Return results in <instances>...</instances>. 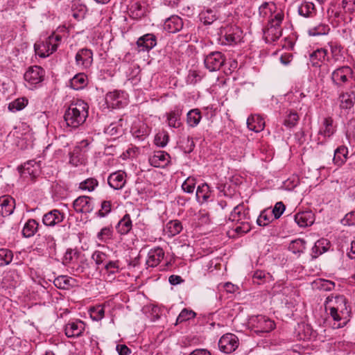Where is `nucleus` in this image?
I'll list each match as a JSON object with an SVG mask.
<instances>
[{
  "instance_id": "nucleus-33",
  "label": "nucleus",
  "mask_w": 355,
  "mask_h": 355,
  "mask_svg": "<svg viewBox=\"0 0 355 355\" xmlns=\"http://www.w3.org/2000/svg\"><path fill=\"white\" fill-rule=\"evenodd\" d=\"M340 107L342 110H350L355 103V93L353 91L343 92L339 96Z\"/></svg>"
},
{
  "instance_id": "nucleus-43",
  "label": "nucleus",
  "mask_w": 355,
  "mask_h": 355,
  "mask_svg": "<svg viewBox=\"0 0 355 355\" xmlns=\"http://www.w3.org/2000/svg\"><path fill=\"white\" fill-rule=\"evenodd\" d=\"M199 17L200 21L205 25H211L218 18L216 11L211 8L202 10L199 14Z\"/></svg>"
},
{
  "instance_id": "nucleus-36",
  "label": "nucleus",
  "mask_w": 355,
  "mask_h": 355,
  "mask_svg": "<svg viewBox=\"0 0 355 355\" xmlns=\"http://www.w3.org/2000/svg\"><path fill=\"white\" fill-rule=\"evenodd\" d=\"M327 50L324 48L317 49L310 54V62L314 67H320L327 56Z\"/></svg>"
},
{
  "instance_id": "nucleus-54",
  "label": "nucleus",
  "mask_w": 355,
  "mask_h": 355,
  "mask_svg": "<svg viewBox=\"0 0 355 355\" xmlns=\"http://www.w3.org/2000/svg\"><path fill=\"white\" fill-rule=\"evenodd\" d=\"M305 241L303 239H296L293 241L288 246V250L293 254H301L304 252L305 247Z\"/></svg>"
},
{
  "instance_id": "nucleus-44",
  "label": "nucleus",
  "mask_w": 355,
  "mask_h": 355,
  "mask_svg": "<svg viewBox=\"0 0 355 355\" xmlns=\"http://www.w3.org/2000/svg\"><path fill=\"white\" fill-rule=\"evenodd\" d=\"M348 149L346 146H341L338 147L334 151L333 158L334 162L337 166H342L347 158Z\"/></svg>"
},
{
  "instance_id": "nucleus-9",
  "label": "nucleus",
  "mask_w": 355,
  "mask_h": 355,
  "mask_svg": "<svg viewBox=\"0 0 355 355\" xmlns=\"http://www.w3.org/2000/svg\"><path fill=\"white\" fill-rule=\"evenodd\" d=\"M353 76L352 68L347 65H343L336 68L331 72V80L335 86L341 87L347 84Z\"/></svg>"
},
{
  "instance_id": "nucleus-8",
  "label": "nucleus",
  "mask_w": 355,
  "mask_h": 355,
  "mask_svg": "<svg viewBox=\"0 0 355 355\" xmlns=\"http://www.w3.org/2000/svg\"><path fill=\"white\" fill-rule=\"evenodd\" d=\"M278 15L280 16V19H284L283 10L272 1L263 2L259 7V16L263 21L267 20L268 22L276 21V17H277Z\"/></svg>"
},
{
  "instance_id": "nucleus-64",
  "label": "nucleus",
  "mask_w": 355,
  "mask_h": 355,
  "mask_svg": "<svg viewBox=\"0 0 355 355\" xmlns=\"http://www.w3.org/2000/svg\"><path fill=\"white\" fill-rule=\"evenodd\" d=\"M202 76H203L200 71L197 70H190L187 78V82L189 84L194 85L200 81Z\"/></svg>"
},
{
  "instance_id": "nucleus-46",
  "label": "nucleus",
  "mask_w": 355,
  "mask_h": 355,
  "mask_svg": "<svg viewBox=\"0 0 355 355\" xmlns=\"http://www.w3.org/2000/svg\"><path fill=\"white\" fill-rule=\"evenodd\" d=\"M182 230V225L178 220H170L166 225L165 231L169 237H172L180 234Z\"/></svg>"
},
{
  "instance_id": "nucleus-1",
  "label": "nucleus",
  "mask_w": 355,
  "mask_h": 355,
  "mask_svg": "<svg viewBox=\"0 0 355 355\" xmlns=\"http://www.w3.org/2000/svg\"><path fill=\"white\" fill-rule=\"evenodd\" d=\"M324 309L333 318L334 329L342 328L349 321L350 309L344 295L331 294L324 302Z\"/></svg>"
},
{
  "instance_id": "nucleus-47",
  "label": "nucleus",
  "mask_w": 355,
  "mask_h": 355,
  "mask_svg": "<svg viewBox=\"0 0 355 355\" xmlns=\"http://www.w3.org/2000/svg\"><path fill=\"white\" fill-rule=\"evenodd\" d=\"M329 248V243L326 239L318 240L312 248V253L314 257H318L324 253Z\"/></svg>"
},
{
  "instance_id": "nucleus-61",
  "label": "nucleus",
  "mask_w": 355,
  "mask_h": 355,
  "mask_svg": "<svg viewBox=\"0 0 355 355\" xmlns=\"http://www.w3.org/2000/svg\"><path fill=\"white\" fill-rule=\"evenodd\" d=\"M196 313L192 310H189L187 309H184L181 311L180 314L178 315L176 324L182 323L183 322L187 321L190 319L194 318L196 317Z\"/></svg>"
},
{
  "instance_id": "nucleus-11",
  "label": "nucleus",
  "mask_w": 355,
  "mask_h": 355,
  "mask_svg": "<svg viewBox=\"0 0 355 355\" xmlns=\"http://www.w3.org/2000/svg\"><path fill=\"white\" fill-rule=\"evenodd\" d=\"M105 103L107 108L120 109L128 103V95L123 91H113L106 94Z\"/></svg>"
},
{
  "instance_id": "nucleus-16",
  "label": "nucleus",
  "mask_w": 355,
  "mask_h": 355,
  "mask_svg": "<svg viewBox=\"0 0 355 355\" xmlns=\"http://www.w3.org/2000/svg\"><path fill=\"white\" fill-rule=\"evenodd\" d=\"M76 66L83 70L89 69L93 63V52L91 49L83 48L76 53L75 56Z\"/></svg>"
},
{
  "instance_id": "nucleus-42",
  "label": "nucleus",
  "mask_w": 355,
  "mask_h": 355,
  "mask_svg": "<svg viewBox=\"0 0 355 355\" xmlns=\"http://www.w3.org/2000/svg\"><path fill=\"white\" fill-rule=\"evenodd\" d=\"M105 272L108 275H114L119 273L123 269V266L119 260H109L103 266Z\"/></svg>"
},
{
  "instance_id": "nucleus-40",
  "label": "nucleus",
  "mask_w": 355,
  "mask_h": 355,
  "mask_svg": "<svg viewBox=\"0 0 355 355\" xmlns=\"http://www.w3.org/2000/svg\"><path fill=\"white\" fill-rule=\"evenodd\" d=\"M201 119L202 114L198 108L192 109L187 114V124L189 127H196L200 123Z\"/></svg>"
},
{
  "instance_id": "nucleus-58",
  "label": "nucleus",
  "mask_w": 355,
  "mask_h": 355,
  "mask_svg": "<svg viewBox=\"0 0 355 355\" xmlns=\"http://www.w3.org/2000/svg\"><path fill=\"white\" fill-rule=\"evenodd\" d=\"M113 236V230L111 227H105L102 228L96 235L98 241L106 243L111 240Z\"/></svg>"
},
{
  "instance_id": "nucleus-26",
  "label": "nucleus",
  "mask_w": 355,
  "mask_h": 355,
  "mask_svg": "<svg viewBox=\"0 0 355 355\" xmlns=\"http://www.w3.org/2000/svg\"><path fill=\"white\" fill-rule=\"evenodd\" d=\"M331 52V58H327V60L333 61L334 63L343 62L345 60L343 54V48L340 44L335 41H331L327 44Z\"/></svg>"
},
{
  "instance_id": "nucleus-14",
  "label": "nucleus",
  "mask_w": 355,
  "mask_h": 355,
  "mask_svg": "<svg viewBox=\"0 0 355 355\" xmlns=\"http://www.w3.org/2000/svg\"><path fill=\"white\" fill-rule=\"evenodd\" d=\"M340 12L336 17H341L345 23L350 22L355 17V0H341L338 3Z\"/></svg>"
},
{
  "instance_id": "nucleus-31",
  "label": "nucleus",
  "mask_w": 355,
  "mask_h": 355,
  "mask_svg": "<svg viewBox=\"0 0 355 355\" xmlns=\"http://www.w3.org/2000/svg\"><path fill=\"white\" fill-rule=\"evenodd\" d=\"M314 220L315 216L311 211L299 212L295 215V221L301 227L311 225Z\"/></svg>"
},
{
  "instance_id": "nucleus-13",
  "label": "nucleus",
  "mask_w": 355,
  "mask_h": 355,
  "mask_svg": "<svg viewBox=\"0 0 355 355\" xmlns=\"http://www.w3.org/2000/svg\"><path fill=\"white\" fill-rule=\"evenodd\" d=\"M21 177L26 181L32 180L41 172L40 163L35 160H29L19 168Z\"/></svg>"
},
{
  "instance_id": "nucleus-49",
  "label": "nucleus",
  "mask_w": 355,
  "mask_h": 355,
  "mask_svg": "<svg viewBox=\"0 0 355 355\" xmlns=\"http://www.w3.org/2000/svg\"><path fill=\"white\" fill-rule=\"evenodd\" d=\"M28 103L26 98H18L8 103V109L12 112L21 111L28 105Z\"/></svg>"
},
{
  "instance_id": "nucleus-21",
  "label": "nucleus",
  "mask_w": 355,
  "mask_h": 355,
  "mask_svg": "<svg viewBox=\"0 0 355 355\" xmlns=\"http://www.w3.org/2000/svg\"><path fill=\"white\" fill-rule=\"evenodd\" d=\"M164 251L160 247H156L149 250L147 254L146 265L148 268L157 267L164 258Z\"/></svg>"
},
{
  "instance_id": "nucleus-50",
  "label": "nucleus",
  "mask_w": 355,
  "mask_h": 355,
  "mask_svg": "<svg viewBox=\"0 0 355 355\" xmlns=\"http://www.w3.org/2000/svg\"><path fill=\"white\" fill-rule=\"evenodd\" d=\"M298 13L304 17H311L315 13V6L312 2L304 1L298 8Z\"/></svg>"
},
{
  "instance_id": "nucleus-51",
  "label": "nucleus",
  "mask_w": 355,
  "mask_h": 355,
  "mask_svg": "<svg viewBox=\"0 0 355 355\" xmlns=\"http://www.w3.org/2000/svg\"><path fill=\"white\" fill-rule=\"evenodd\" d=\"M274 216L272 214V212L270 211V209H266L264 210H263L257 220V223L258 225L259 226H266L268 225L270 223H271L273 220H274Z\"/></svg>"
},
{
  "instance_id": "nucleus-52",
  "label": "nucleus",
  "mask_w": 355,
  "mask_h": 355,
  "mask_svg": "<svg viewBox=\"0 0 355 355\" xmlns=\"http://www.w3.org/2000/svg\"><path fill=\"white\" fill-rule=\"evenodd\" d=\"M330 31L329 25L325 24H319L318 25L309 29L308 33L311 36H319L327 35Z\"/></svg>"
},
{
  "instance_id": "nucleus-7",
  "label": "nucleus",
  "mask_w": 355,
  "mask_h": 355,
  "mask_svg": "<svg viewBox=\"0 0 355 355\" xmlns=\"http://www.w3.org/2000/svg\"><path fill=\"white\" fill-rule=\"evenodd\" d=\"M243 38L242 30L236 25H228L220 28V40L223 45H234Z\"/></svg>"
},
{
  "instance_id": "nucleus-17",
  "label": "nucleus",
  "mask_w": 355,
  "mask_h": 355,
  "mask_svg": "<svg viewBox=\"0 0 355 355\" xmlns=\"http://www.w3.org/2000/svg\"><path fill=\"white\" fill-rule=\"evenodd\" d=\"M224 62V55L219 51L211 52L204 59L205 66L210 71L219 70Z\"/></svg>"
},
{
  "instance_id": "nucleus-27",
  "label": "nucleus",
  "mask_w": 355,
  "mask_h": 355,
  "mask_svg": "<svg viewBox=\"0 0 355 355\" xmlns=\"http://www.w3.org/2000/svg\"><path fill=\"white\" fill-rule=\"evenodd\" d=\"M183 27V21L178 15H171L167 18L164 24V29L171 33H175L182 30Z\"/></svg>"
},
{
  "instance_id": "nucleus-6",
  "label": "nucleus",
  "mask_w": 355,
  "mask_h": 355,
  "mask_svg": "<svg viewBox=\"0 0 355 355\" xmlns=\"http://www.w3.org/2000/svg\"><path fill=\"white\" fill-rule=\"evenodd\" d=\"M337 130L336 125L331 117L324 118L319 127L317 137L318 145H325L332 138Z\"/></svg>"
},
{
  "instance_id": "nucleus-57",
  "label": "nucleus",
  "mask_w": 355,
  "mask_h": 355,
  "mask_svg": "<svg viewBox=\"0 0 355 355\" xmlns=\"http://www.w3.org/2000/svg\"><path fill=\"white\" fill-rule=\"evenodd\" d=\"M169 141V136L166 131L162 130L156 134L154 139L155 144L161 148L165 147Z\"/></svg>"
},
{
  "instance_id": "nucleus-5",
  "label": "nucleus",
  "mask_w": 355,
  "mask_h": 355,
  "mask_svg": "<svg viewBox=\"0 0 355 355\" xmlns=\"http://www.w3.org/2000/svg\"><path fill=\"white\" fill-rule=\"evenodd\" d=\"M45 78L44 69L37 65L28 67L24 73V84L28 89H35L42 87Z\"/></svg>"
},
{
  "instance_id": "nucleus-2",
  "label": "nucleus",
  "mask_w": 355,
  "mask_h": 355,
  "mask_svg": "<svg viewBox=\"0 0 355 355\" xmlns=\"http://www.w3.org/2000/svg\"><path fill=\"white\" fill-rule=\"evenodd\" d=\"M88 104L83 100L72 102L64 115L67 125L72 128H76L83 125L88 116Z\"/></svg>"
},
{
  "instance_id": "nucleus-3",
  "label": "nucleus",
  "mask_w": 355,
  "mask_h": 355,
  "mask_svg": "<svg viewBox=\"0 0 355 355\" xmlns=\"http://www.w3.org/2000/svg\"><path fill=\"white\" fill-rule=\"evenodd\" d=\"M229 220L235 223L233 230L238 235L245 234L251 230L249 209L243 205H239L233 209Z\"/></svg>"
},
{
  "instance_id": "nucleus-4",
  "label": "nucleus",
  "mask_w": 355,
  "mask_h": 355,
  "mask_svg": "<svg viewBox=\"0 0 355 355\" xmlns=\"http://www.w3.org/2000/svg\"><path fill=\"white\" fill-rule=\"evenodd\" d=\"M62 40V37L52 33L50 35L44 39H40L34 44L35 53L40 58H46L54 53Z\"/></svg>"
},
{
  "instance_id": "nucleus-10",
  "label": "nucleus",
  "mask_w": 355,
  "mask_h": 355,
  "mask_svg": "<svg viewBox=\"0 0 355 355\" xmlns=\"http://www.w3.org/2000/svg\"><path fill=\"white\" fill-rule=\"evenodd\" d=\"M252 330L257 334L268 333L275 328L274 321L265 315L252 316L249 321Z\"/></svg>"
},
{
  "instance_id": "nucleus-39",
  "label": "nucleus",
  "mask_w": 355,
  "mask_h": 355,
  "mask_svg": "<svg viewBox=\"0 0 355 355\" xmlns=\"http://www.w3.org/2000/svg\"><path fill=\"white\" fill-rule=\"evenodd\" d=\"M39 223L35 219H28L24 224L21 234L25 238L33 236L37 232Z\"/></svg>"
},
{
  "instance_id": "nucleus-20",
  "label": "nucleus",
  "mask_w": 355,
  "mask_h": 355,
  "mask_svg": "<svg viewBox=\"0 0 355 355\" xmlns=\"http://www.w3.org/2000/svg\"><path fill=\"white\" fill-rule=\"evenodd\" d=\"M127 182V174L125 171L119 170L112 173L107 178L109 186L115 190L122 189Z\"/></svg>"
},
{
  "instance_id": "nucleus-41",
  "label": "nucleus",
  "mask_w": 355,
  "mask_h": 355,
  "mask_svg": "<svg viewBox=\"0 0 355 355\" xmlns=\"http://www.w3.org/2000/svg\"><path fill=\"white\" fill-rule=\"evenodd\" d=\"M298 336L301 340H310L316 337V333L310 324H302L299 327Z\"/></svg>"
},
{
  "instance_id": "nucleus-22",
  "label": "nucleus",
  "mask_w": 355,
  "mask_h": 355,
  "mask_svg": "<svg viewBox=\"0 0 355 355\" xmlns=\"http://www.w3.org/2000/svg\"><path fill=\"white\" fill-rule=\"evenodd\" d=\"M157 44L156 36L151 33L146 34L140 37L137 42V45L139 51H149L153 49Z\"/></svg>"
},
{
  "instance_id": "nucleus-24",
  "label": "nucleus",
  "mask_w": 355,
  "mask_h": 355,
  "mask_svg": "<svg viewBox=\"0 0 355 355\" xmlns=\"http://www.w3.org/2000/svg\"><path fill=\"white\" fill-rule=\"evenodd\" d=\"M170 155L163 150L155 151L153 155L149 157V163L151 166L157 168L164 167L170 162Z\"/></svg>"
},
{
  "instance_id": "nucleus-45",
  "label": "nucleus",
  "mask_w": 355,
  "mask_h": 355,
  "mask_svg": "<svg viewBox=\"0 0 355 355\" xmlns=\"http://www.w3.org/2000/svg\"><path fill=\"white\" fill-rule=\"evenodd\" d=\"M74 283L75 279L67 275L58 276L53 281L55 286L60 289H68L69 287L73 286Z\"/></svg>"
},
{
  "instance_id": "nucleus-56",
  "label": "nucleus",
  "mask_w": 355,
  "mask_h": 355,
  "mask_svg": "<svg viewBox=\"0 0 355 355\" xmlns=\"http://www.w3.org/2000/svg\"><path fill=\"white\" fill-rule=\"evenodd\" d=\"M80 151V148L76 147L73 149V152L70 153L69 163L71 165L77 166L83 163L84 158Z\"/></svg>"
},
{
  "instance_id": "nucleus-15",
  "label": "nucleus",
  "mask_w": 355,
  "mask_h": 355,
  "mask_svg": "<svg viewBox=\"0 0 355 355\" xmlns=\"http://www.w3.org/2000/svg\"><path fill=\"white\" fill-rule=\"evenodd\" d=\"M237 336L233 334H226L221 336L218 341L220 350L225 354L234 352L239 347Z\"/></svg>"
},
{
  "instance_id": "nucleus-25",
  "label": "nucleus",
  "mask_w": 355,
  "mask_h": 355,
  "mask_svg": "<svg viewBox=\"0 0 355 355\" xmlns=\"http://www.w3.org/2000/svg\"><path fill=\"white\" fill-rule=\"evenodd\" d=\"M213 191L207 183H202L197 187L196 198L201 205L213 200Z\"/></svg>"
},
{
  "instance_id": "nucleus-30",
  "label": "nucleus",
  "mask_w": 355,
  "mask_h": 355,
  "mask_svg": "<svg viewBox=\"0 0 355 355\" xmlns=\"http://www.w3.org/2000/svg\"><path fill=\"white\" fill-rule=\"evenodd\" d=\"M182 110L179 107H175L174 110H171L166 114V121L170 128H179L182 125L181 115Z\"/></svg>"
},
{
  "instance_id": "nucleus-48",
  "label": "nucleus",
  "mask_w": 355,
  "mask_h": 355,
  "mask_svg": "<svg viewBox=\"0 0 355 355\" xmlns=\"http://www.w3.org/2000/svg\"><path fill=\"white\" fill-rule=\"evenodd\" d=\"M300 119L298 114L295 111H287L285 113L283 124L288 128L295 127Z\"/></svg>"
},
{
  "instance_id": "nucleus-37",
  "label": "nucleus",
  "mask_w": 355,
  "mask_h": 355,
  "mask_svg": "<svg viewBox=\"0 0 355 355\" xmlns=\"http://www.w3.org/2000/svg\"><path fill=\"white\" fill-rule=\"evenodd\" d=\"M88 83V78L85 73H79L75 75L69 81V86L74 90L85 88Z\"/></svg>"
},
{
  "instance_id": "nucleus-34",
  "label": "nucleus",
  "mask_w": 355,
  "mask_h": 355,
  "mask_svg": "<svg viewBox=\"0 0 355 355\" xmlns=\"http://www.w3.org/2000/svg\"><path fill=\"white\" fill-rule=\"evenodd\" d=\"M16 137L25 141L26 144L33 142V135L31 129L26 123H21L16 128Z\"/></svg>"
},
{
  "instance_id": "nucleus-12",
  "label": "nucleus",
  "mask_w": 355,
  "mask_h": 355,
  "mask_svg": "<svg viewBox=\"0 0 355 355\" xmlns=\"http://www.w3.org/2000/svg\"><path fill=\"white\" fill-rule=\"evenodd\" d=\"M284 19H280V16L276 17V21L268 22L266 28L263 31V38L266 43H272L282 35V24Z\"/></svg>"
},
{
  "instance_id": "nucleus-23",
  "label": "nucleus",
  "mask_w": 355,
  "mask_h": 355,
  "mask_svg": "<svg viewBox=\"0 0 355 355\" xmlns=\"http://www.w3.org/2000/svg\"><path fill=\"white\" fill-rule=\"evenodd\" d=\"M150 128L149 126L142 122H135L131 128V133L132 136L139 141H144L150 135Z\"/></svg>"
},
{
  "instance_id": "nucleus-35",
  "label": "nucleus",
  "mask_w": 355,
  "mask_h": 355,
  "mask_svg": "<svg viewBox=\"0 0 355 355\" xmlns=\"http://www.w3.org/2000/svg\"><path fill=\"white\" fill-rule=\"evenodd\" d=\"M132 228V221L130 214H125L116 225L117 233L120 235L128 234Z\"/></svg>"
},
{
  "instance_id": "nucleus-32",
  "label": "nucleus",
  "mask_w": 355,
  "mask_h": 355,
  "mask_svg": "<svg viewBox=\"0 0 355 355\" xmlns=\"http://www.w3.org/2000/svg\"><path fill=\"white\" fill-rule=\"evenodd\" d=\"M247 126L249 130L259 132L264 129L265 121L259 114H252L247 119Z\"/></svg>"
},
{
  "instance_id": "nucleus-63",
  "label": "nucleus",
  "mask_w": 355,
  "mask_h": 355,
  "mask_svg": "<svg viewBox=\"0 0 355 355\" xmlns=\"http://www.w3.org/2000/svg\"><path fill=\"white\" fill-rule=\"evenodd\" d=\"M111 208V202L110 200H103L101 202V209L96 213V215L100 218H103L110 213Z\"/></svg>"
},
{
  "instance_id": "nucleus-19",
  "label": "nucleus",
  "mask_w": 355,
  "mask_h": 355,
  "mask_svg": "<svg viewBox=\"0 0 355 355\" xmlns=\"http://www.w3.org/2000/svg\"><path fill=\"white\" fill-rule=\"evenodd\" d=\"M73 206L77 213L87 214L93 211L94 205L92 198L81 196L73 201Z\"/></svg>"
},
{
  "instance_id": "nucleus-18",
  "label": "nucleus",
  "mask_w": 355,
  "mask_h": 355,
  "mask_svg": "<svg viewBox=\"0 0 355 355\" xmlns=\"http://www.w3.org/2000/svg\"><path fill=\"white\" fill-rule=\"evenodd\" d=\"M85 323L80 320L69 321L64 326V333L68 338H78L83 335Z\"/></svg>"
},
{
  "instance_id": "nucleus-38",
  "label": "nucleus",
  "mask_w": 355,
  "mask_h": 355,
  "mask_svg": "<svg viewBox=\"0 0 355 355\" xmlns=\"http://www.w3.org/2000/svg\"><path fill=\"white\" fill-rule=\"evenodd\" d=\"M87 12V6L80 2L79 1H75L72 3L71 13L72 16L77 20L80 21L83 19Z\"/></svg>"
},
{
  "instance_id": "nucleus-29",
  "label": "nucleus",
  "mask_w": 355,
  "mask_h": 355,
  "mask_svg": "<svg viewBox=\"0 0 355 355\" xmlns=\"http://www.w3.org/2000/svg\"><path fill=\"white\" fill-rule=\"evenodd\" d=\"M63 220L64 214L58 209H53L43 216L42 223L46 226L53 227Z\"/></svg>"
},
{
  "instance_id": "nucleus-60",
  "label": "nucleus",
  "mask_w": 355,
  "mask_h": 355,
  "mask_svg": "<svg viewBox=\"0 0 355 355\" xmlns=\"http://www.w3.org/2000/svg\"><path fill=\"white\" fill-rule=\"evenodd\" d=\"M92 259L99 267L101 265L104 266L108 261V255L101 251L95 250L92 254Z\"/></svg>"
},
{
  "instance_id": "nucleus-55",
  "label": "nucleus",
  "mask_w": 355,
  "mask_h": 355,
  "mask_svg": "<svg viewBox=\"0 0 355 355\" xmlns=\"http://www.w3.org/2000/svg\"><path fill=\"white\" fill-rule=\"evenodd\" d=\"M13 258L12 252L8 248L0 249V266H5L11 263Z\"/></svg>"
},
{
  "instance_id": "nucleus-62",
  "label": "nucleus",
  "mask_w": 355,
  "mask_h": 355,
  "mask_svg": "<svg viewBox=\"0 0 355 355\" xmlns=\"http://www.w3.org/2000/svg\"><path fill=\"white\" fill-rule=\"evenodd\" d=\"M196 179L193 177H188L182 183V189L188 193H192L196 187Z\"/></svg>"
},
{
  "instance_id": "nucleus-28",
  "label": "nucleus",
  "mask_w": 355,
  "mask_h": 355,
  "mask_svg": "<svg viewBox=\"0 0 355 355\" xmlns=\"http://www.w3.org/2000/svg\"><path fill=\"white\" fill-rule=\"evenodd\" d=\"M15 208V200L9 196L0 197V214L3 216L11 215Z\"/></svg>"
},
{
  "instance_id": "nucleus-59",
  "label": "nucleus",
  "mask_w": 355,
  "mask_h": 355,
  "mask_svg": "<svg viewBox=\"0 0 355 355\" xmlns=\"http://www.w3.org/2000/svg\"><path fill=\"white\" fill-rule=\"evenodd\" d=\"M90 317L93 320L100 321L104 318L105 310L103 305H97L89 309Z\"/></svg>"
},
{
  "instance_id": "nucleus-53",
  "label": "nucleus",
  "mask_w": 355,
  "mask_h": 355,
  "mask_svg": "<svg viewBox=\"0 0 355 355\" xmlns=\"http://www.w3.org/2000/svg\"><path fill=\"white\" fill-rule=\"evenodd\" d=\"M98 186V182L96 178H89L79 183L78 188L83 191L92 192Z\"/></svg>"
}]
</instances>
